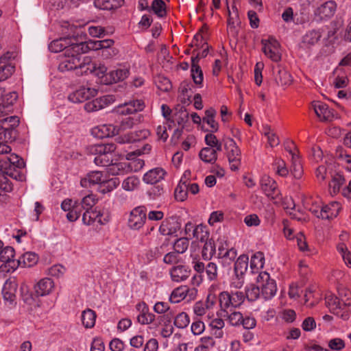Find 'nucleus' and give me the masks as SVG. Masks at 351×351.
Segmentation results:
<instances>
[{"label": "nucleus", "instance_id": "f257e3e1", "mask_svg": "<svg viewBox=\"0 0 351 351\" xmlns=\"http://www.w3.org/2000/svg\"><path fill=\"white\" fill-rule=\"evenodd\" d=\"M81 55L73 52L66 53V58L60 62L58 70L61 72L76 70L77 75L93 73L96 63L92 62L89 57H85L82 60Z\"/></svg>", "mask_w": 351, "mask_h": 351}, {"label": "nucleus", "instance_id": "f03ea898", "mask_svg": "<svg viewBox=\"0 0 351 351\" xmlns=\"http://www.w3.org/2000/svg\"><path fill=\"white\" fill-rule=\"evenodd\" d=\"M69 29L73 34L69 33L65 37H62L58 39H56L50 43L49 45V49L53 53H58L64 50V57L62 60L66 58V51L69 48L73 47L72 45H75L78 42V32L75 34V31L77 30V27L73 25H69Z\"/></svg>", "mask_w": 351, "mask_h": 351}, {"label": "nucleus", "instance_id": "7ed1b4c3", "mask_svg": "<svg viewBox=\"0 0 351 351\" xmlns=\"http://www.w3.org/2000/svg\"><path fill=\"white\" fill-rule=\"evenodd\" d=\"M219 300L221 310L226 311L230 307L240 306L245 300V295L243 292L238 291L231 293L223 291L219 294Z\"/></svg>", "mask_w": 351, "mask_h": 351}, {"label": "nucleus", "instance_id": "20e7f679", "mask_svg": "<svg viewBox=\"0 0 351 351\" xmlns=\"http://www.w3.org/2000/svg\"><path fill=\"white\" fill-rule=\"evenodd\" d=\"M84 36L80 35L78 33V42L75 45H72L73 47L66 49V53H75L78 54H82L87 53L88 51L93 50L97 51L101 49L100 40H88L84 41Z\"/></svg>", "mask_w": 351, "mask_h": 351}, {"label": "nucleus", "instance_id": "39448f33", "mask_svg": "<svg viewBox=\"0 0 351 351\" xmlns=\"http://www.w3.org/2000/svg\"><path fill=\"white\" fill-rule=\"evenodd\" d=\"M19 120L16 116H11L5 118L0 117V140H12L14 128L18 126Z\"/></svg>", "mask_w": 351, "mask_h": 351}, {"label": "nucleus", "instance_id": "423d86ee", "mask_svg": "<svg viewBox=\"0 0 351 351\" xmlns=\"http://www.w3.org/2000/svg\"><path fill=\"white\" fill-rule=\"evenodd\" d=\"M225 149L232 171H237L241 165V150L232 138H228L225 143Z\"/></svg>", "mask_w": 351, "mask_h": 351}, {"label": "nucleus", "instance_id": "0eeeda50", "mask_svg": "<svg viewBox=\"0 0 351 351\" xmlns=\"http://www.w3.org/2000/svg\"><path fill=\"white\" fill-rule=\"evenodd\" d=\"M257 282L262 283L261 295L265 300L271 299L276 293L277 287L274 280L270 278L267 272H261L257 277Z\"/></svg>", "mask_w": 351, "mask_h": 351}, {"label": "nucleus", "instance_id": "6e6552de", "mask_svg": "<svg viewBox=\"0 0 351 351\" xmlns=\"http://www.w3.org/2000/svg\"><path fill=\"white\" fill-rule=\"evenodd\" d=\"M15 251L12 247L6 246L0 248V261L3 263L0 266V271H10L17 268V260L14 258Z\"/></svg>", "mask_w": 351, "mask_h": 351}, {"label": "nucleus", "instance_id": "1a4fd4ad", "mask_svg": "<svg viewBox=\"0 0 351 351\" xmlns=\"http://www.w3.org/2000/svg\"><path fill=\"white\" fill-rule=\"evenodd\" d=\"M147 218L146 209L144 206H138L130 213L128 223L134 230L140 229L145 223Z\"/></svg>", "mask_w": 351, "mask_h": 351}, {"label": "nucleus", "instance_id": "9d476101", "mask_svg": "<svg viewBox=\"0 0 351 351\" xmlns=\"http://www.w3.org/2000/svg\"><path fill=\"white\" fill-rule=\"evenodd\" d=\"M260 184L261 189L268 197H271L273 199L278 197L280 191L274 180L265 175L261 178Z\"/></svg>", "mask_w": 351, "mask_h": 351}, {"label": "nucleus", "instance_id": "9b49d317", "mask_svg": "<svg viewBox=\"0 0 351 351\" xmlns=\"http://www.w3.org/2000/svg\"><path fill=\"white\" fill-rule=\"evenodd\" d=\"M97 90L88 87H80L69 95V99L73 103H82L95 97Z\"/></svg>", "mask_w": 351, "mask_h": 351}, {"label": "nucleus", "instance_id": "f8f14e48", "mask_svg": "<svg viewBox=\"0 0 351 351\" xmlns=\"http://www.w3.org/2000/svg\"><path fill=\"white\" fill-rule=\"evenodd\" d=\"M181 228V223L175 217L163 221L159 228L160 232L163 235H173Z\"/></svg>", "mask_w": 351, "mask_h": 351}, {"label": "nucleus", "instance_id": "ddd939ff", "mask_svg": "<svg viewBox=\"0 0 351 351\" xmlns=\"http://www.w3.org/2000/svg\"><path fill=\"white\" fill-rule=\"evenodd\" d=\"M142 116L138 114L135 117H126L123 119L119 126L110 125L112 128V135H119L128 129L132 128L135 124L141 122Z\"/></svg>", "mask_w": 351, "mask_h": 351}, {"label": "nucleus", "instance_id": "4468645a", "mask_svg": "<svg viewBox=\"0 0 351 351\" xmlns=\"http://www.w3.org/2000/svg\"><path fill=\"white\" fill-rule=\"evenodd\" d=\"M275 74V81L278 86H288L293 82V77L291 75L280 65H278L276 69H274Z\"/></svg>", "mask_w": 351, "mask_h": 351}, {"label": "nucleus", "instance_id": "2eb2a0df", "mask_svg": "<svg viewBox=\"0 0 351 351\" xmlns=\"http://www.w3.org/2000/svg\"><path fill=\"white\" fill-rule=\"evenodd\" d=\"M18 285L14 278L8 279L3 287L2 294L3 299L12 303L16 299V292Z\"/></svg>", "mask_w": 351, "mask_h": 351}, {"label": "nucleus", "instance_id": "dca6fc26", "mask_svg": "<svg viewBox=\"0 0 351 351\" xmlns=\"http://www.w3.org/2000/svg\"><path fill=\"white\" fill-rule=\"evenodd\" d=\"M149 134V132L148 130H142L139 131L132 132L124 134L123 136H118L116 138V141L119 143H130L146 138Z\"/></svg>", "mask_w": 351, "mask_h": 351}, {"label": "nucleus", "instance_id": "f3484780", "mask_svg": "<svg viewBox=\"0 0 351 351\" xmlns=\"http://www.w3.org/2000/svg\"><path fill=\"white\" fill-rule=\"evenodd\" d=\"M312 106L314 108L316 115L322 121H328L333 118V112L328 108V105L320 101H313Z\"/></svg>", "mask_w": 351, "mask_h": 351}, {"label": "nucleus", "instance_id": "a211bd4d", "mask_svg": "<svg viewBox=\"0 0 351 351\" xmlns=\"http://www.w3.org/2000/svg\"><path fill=\"white\" fill-rule=\"evenodd\" d=\"M136 308L140 311V314L137 317V321L141 324H149L155 320V315L149 312V308L146 303L138 304Z\"/></svg>", "mask_w": 351, "mask_h": 351}, {"label": "nucleus", "instance_id": "6ab92c4d", "mask_svg": "<svg viewBox=\"0 0 351 351\" xmlns=\"http://www.w3.org/2000/svg\"><path fill=\"white\" fill-rule=\"evenodd\" d=\"M337 4L334 1H328L319 6L315 14L318 15L321 19L330 18L336 11Z\"/></svg>", "mask_w": 351, "mask_h": 351}, {"label": "nucleus", "instance_id": "aec40b11", "mask_svg": "<svg viewBox=\"0 0 351 351\" xmlns=\"http://www.w3.org/2000/svg\"><path fill=\"white\" fill-rule=\"evenodd\" d=\"M165 174L163 169L157 167L147 171L143 176V180L147 184H155L163 180Z\"/></svg>", "mask_w": 351, "mask_h": 351}, {"label": "nucleus", "instance_id": "412c9836", "mask_svg": "<svg viewBox=\"0 0 351 351\" xmlns=\"http://www.w3.org/2000/svg\"><path fill=\"white\" fill-rule=\"evenodd\" d=\"M0 112L13 105L18 98L16 92L6 93L4 88H0Z\"/></svg>", "mask_w": 351, "mask_h": 351}, {"label": "nucleus", "instance_id": "4be33fe9", "mask_svg": "<svg viewBox=\"0 0 351 351\" xmlns=\"http://www.w3.org/2000/svg\"><path fill=\"white\" fill-rule=\"evenodd\" d=\"M102 213L100 210H86L82 216V221L84 223L90 225L93 223L95 221L97 220L99 223L101 224H104L105 223L109 221V215H107L106 217L104 219V221L101 219Z\"/></svg>", "mask_w": 351, "mask_h": 351}, {"label": "nucleus", "instance_id": "5701e85b", "mask_svg": "<svg viewBox=\"0 0 351 351\" xmlns=\"http://www.w3.org/2000/svg\"><path fill=\"white\" fill-rule=\"evenodd\" d=\"M341 210L340 204L337 202H332L322 207L319 211L322 219H330L336 217Z\"/></svg>", "mask_w": 351, "mask_h": 351}, {"label": "nucleus", "instance_id": "b1692460", "mask_svg": "<svg viewBox=\"0 0 351 351\" xmlns=\"http://www.w3.org/2000/svg\"><path fill=\"white\" fill-rule=\"evenodd\" d=\"M128 75L129 70L128 69H119L112 71L109 73V78L108 76H106V79L102 81V83L106 84L117 83L124 80L128 77Z\"/></svg>", "mask_w": 351, "mask_h": 351}, {"label": "nucleus", "instance_id": "393cba45", "mask_svg": "<svg viewBox=\"0 0 351 351\" xmlns=\"http://www.w3.org/2000/svg\"><path fill=\"white\" fill-rule=\"evenodd\" d=\"M116 147L114 143L95 144L88 146L86 151L88 154L96 155L97 156L105 153V152L106 153L108 152H114Z\"/></svg>", "mask_w": 351, "mask_h": 351}, {"label": "nucleus", "instance_id": "a878e982", "mask_svg": "<svg viewBox=\"0 0 351 351\" xmlns=\"http://www.w3.org/2000/svg\"><path fill=\"white\" fill-rule=\"evenodd\" d=\"M53 286V282L51 278H43L35 286V293L38 297L47 295L51 291Z\"/></svg>", "mask_w": 351, "mask_h": 351}, {"label": "nucleus", "instance_id": "bb28decb", "mask_svg": "<svg viewBox=\"0 0 351 351\" xmlns=\"http://www.w3.org/2000/svg\"><path fill=\"white\" fill-rule=\"evenodd\" d=\"M123 0H95L94 5L100 10H111L120 8Z\"/></svg>", "mask_w": 351, "mask_h": 351}, {"label": "nucleus", "instance_id": "cd10ccee", "mask_svg": "<svg viewBox=\"0 0 351 351\" xmlns=\"http://www.w3.org/2000/svg\"><path fill=\"white\" fill-rule=\"evenodd\" d=\"M38 261V256L34 252H26L17 260V267H31L36 265Z\"/></svg>", "mask_w": 351, "mask_h": 351}, {"label": "nucleus", "instance_id": "c85d7f7f", "mask_svg": "<svg viewBox=\"0 0 351 351\" xmlns=\"http://www.w3.org/2000/svg\"><path fill=\"white\" fill-rule=\"evenodd\" d=\"M189 291L193 292L195 289L190 290L186 286L179 287L172 291L169 300L172 303H178L186 298Z\"/></svg>", "mask_w": 351, "mask_h": 351}, {"label": "nucleus", "instance_id": "c756f323", "mask_svg": "<svg viewBox=\"0 0 351 351\" xmlns=\"http://www.w3.org/2000/svg\"><path fill=\"white\" fill-rule=\"evenodd\" d=\"M170 273L173 281L180 282L189 278L190 271L184 266L178 265L173 267Z\"/></svg>", "mask_w": 351, "mask_h": 351}, {"label": "nucleus", "instance_id": "7c9ffc66", "mask_svg": "<svg viewBox=\"0 0 351 351\" xmlns=\"http://www.w3.org/2000/svg\"><path fill=\"white\" fill-rule=\"evenodd\" d=\"M144 107V102L141 100L131 101L125 104L121 113L125 114L136 113L138 111L143 110Z\"/></svg>", "mask_w": 351, "mask_h": 351}, {"label": "nucleus", "instance_id": "2f4dec72", "mask_svg": "<svg viewBox=\"0 0 351 351\" xmlns=\"http://www.w3.org/2000/svg\"><path fill=\"white\" fill-rule=\"evenodd\" d=\"M120 183L117 178H113L108 180H103L98 186L97 191L101 194L110 193L117 187Z\"/></svg>", "mask_w": 351, "mask_h": 351}, {"label": "nucleus", "instance_id": "473e14b6", "mask_svg": "<svg viewBox=\"0 0 351 351\" xmlns=\"http://www.w3.org/2000/svg\"><path fill=\"white\" fill-rule=\"evenodd\" d=\"M321 36V33L319 31H309L302 37V45L304 47H310L317 43Z\"/></svg>", "mask_w": 351, "mask_h": 351}, {"label": "nucleus", "instance_id": "72a5a7b5", "mask_svg": "<svg viewBox=\"0 0 351 351\" xmlns=\"http://www.w3.org/2000/svg\"><path fill=\"white\" fill-rule=\"evenodd\" d=\"M216 114V110L213 108H210L205 111V117L202 119L204 122L210 125L211 132H216L219 129V124L215 120Z\"/></svg>", "mask_w": 351, "mask_h": 351}, {"label": "nucleus", "instance_id": "f704fd0d", "mask_svg": "<svg viewBox=\"0 0 351 351\" xmlns=\"http://www.w3.org/2000/svg\"><path fill=\"white\" fill-rule=\"evenodd\" d=\"M199 156L204 162L206 163L214 164L217 159L216 150L211 147H204L201 149Z\"/></svg>", "mask_w": 351, "mask_h": 351}, {"label": "nucleus", "instance_id": "c9c22d12", "mask_svg": "<svg viewBox=\"0 0 351 351\" xmlns=\"http://www.w3.org/2000/svg\"><path fill=\"white\" fill-rule=\"evenodd\" d=\"M248 256L245 254L241 255L234 263V272L237 276L243 275L247 269Z\"/></svg>", "mask_w": 351, "mask_h": 351}, {"label": "nucleus", "instance_id": "e433bc0d", "mask_svg": "<svg viewBox=\"0 0 351 351\" xmlns=\"http://www.w3.org/2000/svg\"><path fill=\"white\" fill-rule=\"evenodd\" d=\"M96 317L95 312L92 309L87 308L84 310L82 314L83 325L87 328H93L95 324Z\"/></svg>", "mask_w": 351, "mask_h": 351}, {"label": "nucleus", "instance_id": "4c0bfd02", "mask_svg": "<svg viewBox=\"0 0 351 351\" xmlns=\"http://www.w3.org/2000/svg\"><path fill=\"white\" fill-rule=\"evenodd\" d=\"M188 194V184L186 181H183L182 178L175 189L174 196L178 201L182 202L185 200Z\"/></svg>", "mask_w": 351, "mask_h": 351}, {"label": "nucleus", "instance_id": "58836bf2", "mask_svg": "<svg viewBox=\"0 0 351 351\" xmlns=\"http://www.w3.org/2000/svg\"><path fill=\"white\" fill-rule=\"evenodd\" d=\"M266 40L263 39L261 40V43L263 45V53L268 56L271 60L274 62H279L281 60V54L278 51V49H271V46H267L266 43Z\"/></svg>", "mask_w": 351, "mask_h": 351}, {"label": "nucleus", "instance_id": "ea45409f", "mask_svg": "<svg viewBox=\"0 0 351 351\" xmlns=\"http://www.w3.org/2000/svg\"><path fill=\"white\" fill-rule=\"evenodd\" d=\"M345 179L343 176L336 173L332 176L331 182L329 183L330 192L331 194H337L341 186L344 184Z\"/></svg>", "mask_w": 351, "mask_h": 351}, {"label": "nucleus", "instance_id": "a19ab883", "mask_svg": "<svg viewBox=\"0 0 351 351\" xmlns=\"http://www.w3.org/2000/svg\"><path fill=\"white\" fill-rule=\"evenodd\" d=\"M204 242L205 243L202 248V256L204 260H210L216 251L215 242L212 239Z\"/></svg>", "mask_w": 351, "mask_h": 351}, {"label": "nucleus", "instance_id": "79ce46f5", "mask_svg": "<svg viewBox=\"0 0 351 351\" xmlns=\"http://www.w3.org/2000/svg\"><path fill=\"white\" fill-rule=\"evenodd\" d=\"M114 152H108L95 156L94 162L97 165L108 167L112 165V153Z\"/></svg>", "mask_w": 351, "mask_h": 351}, {"label": "nucleus", "instance_id": "37998d69", "mask_svg": "<svg viewBox=\"0 0 351 351\" xmlns=\"http://www.w3.org/2000/svg\"><path fill=\"white\" fill-rule=\"evenodd\" d=\"M193 236L201 242L209 240V232L207 230V228L206 226H203L202 224L197 226L193 230Z\"/></svg>", "mask_w": 351, "mask_h": 351}, {"label": "nucleus", "instance_id": "c03bdc74", "mask_svg": "<svg viewBox=\"0 0 351 351\" xmlns=\"http://www.w3.org/2000/svg\"><path fill=\"white\" fill-rule=\"evenodd\" d=\"M150 10L160 18L166 16V5L162 0H154L151 6Z\"/></svg>", "mask_w": 351, "mask_h": 351}, {"label": "nucleus", "instance_id": "a18cd8bd", "mask_svg": "<svg viewBox=\"0 0 351 351\" xmlns=\"http://www.w3.org/2000/svg\"><path fill=\"white\" fill-rule=\"evenodd\" d=\"M0 61V82L8 78L14 72L15 67L12 64H3Z\"/></svg>", "mask_w": 351, "mask_h": 351}, {"label": "nucleus", "instance_id": "49530a36", "mask_svg": "<svg viewBox=\"0 0 351 351\" xmlns=\"http://www.w3.org/2000/svg\"><path fill=\"white\" fill-rule=\"evenodd\" d=\"M189 323V316L184 312L179 313L174 319V325L178 328H185Z\"/></svg>", "mask_w": 351, "mask_h": 351}, {"label": "nucleus", "instance_id": "de8ad7c7", "mask_svg": "<svg viewBox=\"0 0 351 351\" xmlns=\"http://www.w3.org/2000/svg\"><path fill=\"white\" fill-rule=\"evenodd\" d=\"M156 84L158 89L167 92L171 89L172 85L170 80L164 76H158L155 80Z\"/></svg>", "mask_w": 351, "mask_h": 351}, {"label": "nucleus", "instance_id": "09e8293b", "mask_svg": "<svg viewBox=\"0 0 351 351\" xmlns=\"http://www.w3.org/2000/svg\"><path fill=\"white\" fill-rule=\"evenodd\" d=\"M225 312L226 313V315H224L223 316L228 317V322L232 326H238L241 324L243 317L242 313L240 312L234 311L230 314H228L226 311Z\"/></svg>", "mask_w": 351, "mask_h": 351}, {"label": "nucleus", "instance_id": "8fccbe9b", "mask_svg": "<svg viewBox=\"0 0 351 351\" xmlns=\"http://www.w3.org/2000/svg\"><path fill=\"white\" fill-rule=\"evenodd\" d=\"M261 294V291H260V288L258 286L254 285H251L250 287L245 291V296L249 301H255L256 300L260 295Z\"/></svg>", "mask_w": 351, "mask_h": 351}, {"label": "nucleus", "instance_id": "3c124183", "mask_svg": "<svg viewBox=\"0 0 351 351\" xmlns=\"http://www.w3.org/2000/svg\"><path fill=\"white\" fill-rule=\"evenodd\" d=\"M189 239L186 237H182L176 240L174 243V250L178 254H182L186 252L189 247Z\"/></svg>", "mask_w": 351, "mask_h": 351}, {"label": "nucleus", "instance_id": "603ef678", "mask_svg": "<svg viewBox=\"0 0 351 351\" xmlns=\"http://www.w3.org/2000/svg\"><path fill=\"white\" fill-rule=\"evenodd\" d=\"M139 184V180L135 176L127 178L122 183V187L125 191H133Z\"/></svg>", "mask_w": 351, "mask_h": 351}, {"label": "nucleus", "instance_id": "864d4df0", "mask_svg": "<svg viewBox=\"0 0 351 351\" xmlns=\"http://www.w3.org/2000/svg\"><path fill=\"white\" fill-rule=\"evenodd\" d=\"M11 168L8 167V169L5 171L4 175L8 176L16 180L23 181L25 180V176L21 172V169L23 167Z\"/></svg>", "mask_w": 351, "mask_h": 351}, {"label": "nucleus", "instance_id": "5fc2aeb1", "mask_svg": "<svg viewBox=\"0 0 351 351\" xmlns=\"http://www.w3.org/2000/svg\"><path fill=\"white\" fill-rule=\"evenodd\" d=\"M291 172L295 178L300 179L302 178L303 170L302 165L300 161H298V157L292 160V168L291 169Z\"/></svg>", "mask_w": 351, "mask_h": 351}, {"label": "nucleus", "instance_id": "6e6d98bb", "mask_svg": "<svg viewBox=\"0 0 351 351\" xmlns=\"http://www.w3.org/2000/svg\"><path fill=\"white\" fill-rule=\"evenodd\" d=\"M264 254L261 252H258L254 254L250 261V266L252 269L258 268V267H263Z\"/></svg>", "mask_w": 351, "mask_h": 351}, {"label": "nucleus", "instance_id": "4d7b16f0", "mask_svg": "<svg viewBox=\"0 0 351 351\" xmlns=\"http://www.w3.org/2000/svg\"><path fill=\"white\" fill-rule=\"evenodd\" d=\"M191 77L194 83L197 85H202L203 82V73L200 66H191Z\"/></svg>", "mask_w": 351, "mask_h": 351}, {"label": "nucleus", "instance_id": "13d9d810", "mask_svg": "<svg viewBox=\"0 0 351 351\" xmlns=\"http://www.w3.org/2000/svg\"><path fill=\"white\" fill-rule=\"evenodd\" d=\"M328 347L331 350L340 351L345 348V342L340 338H335L329 341Z\"/></svg>", "mask_w": 351, "mask_h": 351}, {"label": "nucleus", "instance_id": "bf43d9fd", "mask_svg": "<svg viewBox=\"0 0 351 351\" xmlns=\"http://www.w3.org/2000/svg\"><path fill=\"white\" fill-rule=\"evenodd\" d=\"M206 273L210 280H215L217 277V267L214 263H209L206 268Z\"/></svg>", "mask_w": 351, "mask_h": 351}, {"label": "nucleus", "instance_id": "052dcab7", "mask_svg": "<svg viewBox=\"0 0 351 351\" xmlns=\"http://www.w3.org/2000/svg\"><path fill=\"white\" fill-rule=\"evenodd\" d=\"M106 72L107 68L104 64H98L96 63V68L93 74L101 80V83H102V81L106 79V76L109 77V73H106Z\"/></svg>", "mask_w": 351, "mask_h": 351}, {"label": "nucleus", "instance_id": "680f3d73", "mask_svg": "<svg viewBox=\"0 0 351 351\" xmlns=\"http://www.w3.org/2000/svg\"><path fill=\"white\" fill-rule=\"evenodd\" d=\"M5 176H0V189L5 192H11L13 190L12 184Z\"/></svg>", "mask_w": 351, "mask_h": 351}, {"label": "nucleus", "instance_id": "e2e57ef3", "mask_svg": "<svg viewBox=\"0 0 351 351\" xmlns=\"http://www.w3.org/2000/svg\"><path fill=\"white\" fill-rule=\"evenodd\" d=\"M96 203V199L93 195H88L82 200V207L84 209L90 210Z\"/></svg>", "mask_w": 351, "mask_h": 351}, {"label": "nucleus", "instance_id": "0e129e2a", "mask_svg": "<svg viewBox=\"0 0 351 351\" xmlns=\"http://www.w3.org/2000/svg\"><path fill=\"white\" fill-rule=\"evenodd\" d=\"M164 193V188L162 184H155L149 190L148 193L153 199H156Z\"/></svg>", "mask_w": 351, "mask_h": 351}, {"label": "nucleus", "instance_id": "69168bd1", "mask_svg": "<svg viewBox=\"0 0 351 351\" xmlns=\"http://www.w3.org/2000/svg\"><path fill=\"white\" fill-rule=\"evenodd\" d=\"M264 134L267 137L268 143L271 147L276 146L280 143L278 137L271 131V128H268V132H265Z\"/></svg>", "mask_w": 351, "mask_h": 351}, {"label": "nucleus", "instance_id": "338daca9", "mask_svg": "<svg viewBox=\"0 0 351 351\" xmlns=\"http://www.w3.org/2000/svg\"><path fill=\"white\" fill-rule=\"evenodd\" d=\"M172 317L173 313L171 312H168L166 314L158 316L156 320L158 324L163 325L165 326L171 324Z\"/></svg>", "mask_w": 351, "mask_h": 351}, {"label": "nucleus", "instance_id": "774afa93", "mask_svg": "<svg viewBox=\"0 0 351 351\" xmlns=\"http://www.w3.org/2000/svg\"><path fill=\"white\" fill-rule=\"evenodd\" d=\"M124 343L118 338L113 339L109 344L112 351H122L124 349Z\"/></svg>", "mask_w": 351, "mask_h": 351}]
</instances>
